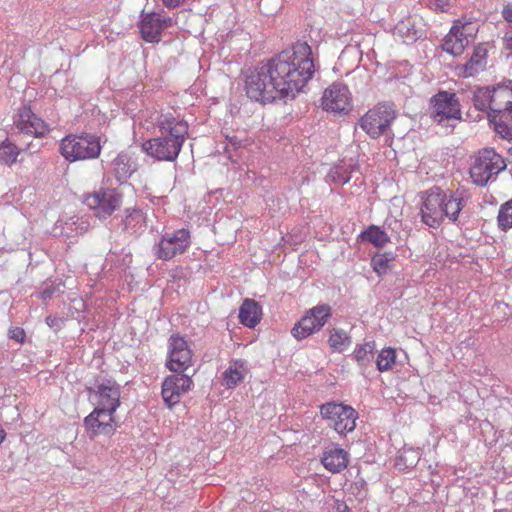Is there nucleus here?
I'll use <instances>...</instances> for the list:
<instances>
[{
    "label": "nucleus",
    "mask_w": 512,
    "mask_h": 512,
    "mask_svg": "<svg viewBox=\"0 0 512 512\" xmlns=\"http://www.w3.org/2000/svg\"><path fill=\"white\" fill-rule=\"evenodd\" d=\"M314 72L311 47L306 42H297L250 70L245 77V91L251 100L261 103L295 97Z\"/></svg>",
    "instance_id": "1"
},
{
    "label": "nucleus",
    "mask_w": 512,
    "mask_h": 512,
    "mask_svg": "<svg viewBox=\"0 0 512 512\" xmlns=\"http://www.w3.org/2000/svg\"><path fill=\"white\" fill-rule=\"evenodd\" d=\"M467 200V194L463 189L447 192L438 186H433L421 195V221L434 229L439 228L445 219L456 223Z\"/></svg>",
    "instance_id": "2"
},
{
    "label": "nucleus",
    "mask_w": 512,
    "mask_h": 512,
    "mask_svg": "<svg viewBox=\"0 0 512 512\" xmlns=\"http://www.w3.org/2000/svg\"><path fill=\"white\" fill-rule=\"evenodd\" d=\"M157 135L142 143L143 151L158 161H175L189 133L188 123L171 114L161 115L156 122Z\"/></svg>",
    "instance_id": "3"
},
{
    "label": "nucleus",
    "mask_w": 512,
    "mask_h": 512,
    "mask_svg": "<svg viewBox=\"0 0 512 512\" xmlns=\"http://www.w3.org/2000/svg\"><path fill=\"white\" fill-rule=\"evenodd\" d=\"M489 121L502 137H512V80L492 88V112H489Z\"/></svg>",
    "instance_id": "4"
},
{
    "label": "nucleus",
    "mask_w": 512,
    "mask_h": 512,
    "mask_svg": "<svg viewBox=\"0 0 512 512\" xmlns=\"http://www.w3.org/2000/svg\"><path fill=\"white\" fill-rule=\"evenodd\" d=\"M319 410L327 426L340 436H346L355 430L359 415L352 406L342 402L330 401L320 405Z\"/></svg>",
    "instance_id": "5"
},
{
    "label": "nucleus",
    "mask_w": 512,
    "mask_h": 512,
    "mask_svg": "<svg viewBox=\"0 0 512 512\" xmlns=\"http://www.w3.org/2000/svg\"><path fill=\"white\" fill-rule=\"evenodd\" d=\"M60 153L69 162L94 159L100 155L98 137L90 134L68 135L61 140Z\"/></svg>",
    "instance_id": "6"
},
{
    "label": "nucleus",
    "mask_w": 512,
    "mask_h": 512,
    "mask_svg": "<svg viewBox=\"0 0 512 512\" xmlns=\"http://www.w3.org/2000/svg\"><path fill=\"white\" fill-rule=\"evenodd\" d=\"M506 168L503 157L493 149H483L470 167V177L478 186H485Z\"/></svg>",
    "instance_id": "7"
},
{
    "label": "nucleus",
    "mask_w": 512,
    "mask_h": 512,
    "mask_svg": "<svg viewBox=\"0 0 512 512\" xmlns=\"http://www.w3.org/2000/svg\"><path fill=\"white\" fill-rule=\"evenodd\" d=\"M122 201L123 193L118 188L106 186L104 183L83 198V203L93 210L97 217L104 219L119 209Z\"/></svg>",
    "instance_id": "8"
},
{
    "label": "nucleus",
    "mask_w": 512,
    "mask_h": 512,
    "mask_svg": "<svg viewBox=\"0 0 512 512\" xmlns=\"http://www.w3.org/2000/svg\"><path fill=\"white\" fill-rule=\"evenodd\" d=\"M191 232L186 228L164 232L153 247L155 257L162 261H169L185 253L191 246Z\"/></svg>",
    "instance_id": "9"
},
{
    "label": "nucleus",
    "mask_w": 512,
    "mask_h": 512,
    "mask_svg": "<svg viewBox=\"0 0 512 512\" xmlns=\"http://www.w3.org/2000/svg\"><path fill=\"white\" fill-rule=\"evenodd\" d=\"M431 118L445 127H454L461 120L460 103L454 93L439 92L431 100Z\"/></svg>",
    "instance_id": "10"
},
{
    "label": "nucleus",
    "mask_w": 512,
    "mask_h": 512,
    "mask_svg": "<svg viewBox=\"0 0 512 512\" xmlns=\"http://www.w3.org/2000/svg\"><path fill=\"white\" fill-rule=\"evenodd\" d=\"M331 314L332 310L328 304H320L309 309L292 328L293 337L302 340L320 331Z\"/></svg>",
    "instance_id": "11"
},
{
    "label": "nucleus",
    "mask_w": 512,
    "mask_h": 512,
    "mask_svg": "<svg viewBox=\"0 0 512 512\" xmlns=\"http://www.w3.org/2000/svg\"><path fill=\"white\" fill-rule=\"evenodd\" d=\"M193 352L188 340L180 334H172L168 339L166 367L175 373H183L192 366Z\"/></svg>",
    "instance_id": "12"
},
{
    "label": "nucleus",
    "mask_w": 512,
    "mask_h": 512,
    "mask_svg": "<svg viewBox=\"0 0 512 512\" xmlns=\"http://www.w3.org/2000/svg\"><path fill=\"white\" fill-rule=\"evenodd\" d=\"M89 397L94 408L117 411L121 404V387L112 379H103L89 389Z\"/></svg>",
    "instance_id": "13"
},
{
    "label": "nucleus",
    "mask_w": 512,
    "mask_h": 512,
    "mask_svg": "<svg viewBox=\"0 0 512 512\" xmlns=\"http://www.w3.org/2000/svg\"><path fill=\"white\" fill-rule=\"evenodd\" d=\"M477 30L471 22L457 20L444 38L443 50L453 56L461 55L474 39Z\"/></svg>",
    "instance_id": "14"
},
{
    "label": "nucleus",
    "mask_w": 512,
    "mask_h": 512,
    "mask_svg": "<svg viewBox=\"0 0 512 512\" xmlns=\"http://www.w3.org/2000/svg\"><path fill=\"white\" fill-rule=\"evenodd\" d=\"M394 118L395 113L391 107L380 104L367 111L359 125L371 138H378L387 131Z\"/></svg>",
    "instance_id": "15"
},
{
    "label": "nucleus",
    "mask_w": 512,
    "mask_h": 512,
    "mask_svg": "<svg viewBox=\"0 0 512 512\" xmlns=\"http://www.w3.org/2000/svg\"><path fill=\"white\" fill-rule=\"evenodd\" d=\"M115 413L116 411L94 408L83 420L89 438L95 439L99 435L108 437L114 435L118 428Z\"/></svg>",
    "instance_id": "16"
},
{
    "label": "nucleus",
    "mask_w": 512,
    "mask_h": 512,
    "mask_svg": "<svg viewBox=\"0 0 512 512\" xmlns=\"http://www.w3.org/2000/svg\"><path fill=\"white\" fill-rule=\"evenodd\" d=\"M352 97L347 85L335 82L325 89L322 96V107L333 113H348L351 109Z\"/></svg>",
    "instance_id": "17"
},
{
    "label": "nucleus",
    "mask_w": 512,
    "mask_h": 512,
    "mask_svg": "<svg viewBox=\"0 0 512 512\" xmlns=\"http://www.w3.org/2000/svg\"><path fill=\"white\" fill-rule=\"evenodd\" d=\"M192 387L193 380L191 377L182 373L169 375L162 383V398L167 406L171 408L178 404L182 396L190 391Z\"/></svg>",
    "instance_id": "18"
},
{
    "label": "nucleus",
    "mask_w": 512,
    "mask_h": 512,
    "mask_svg": "<svg viewBox=\"0 0 512 512\" xmlns=\"http://www.w3.org/2000/svg\"><path fill=\"white\" fill-rule=\"evenodd\" d=\"M171 18L162 17L160 14L151 12L140 15L139 29L143 40L149 43L159 42L164 29L171 26Z\"/></svg>",
    "instance_id": "19"
},
{
    "label": "nucleus",
    "mask_w": 512,
    "mask_h": 512,
    "mask_svg": "<svg viewBox=\"0 0 512 512\" xmlns=\"http://www.w3.org/2000/svg\"><path fill=\"white\" fill-rule=\"evenodd\" d=\"M14 124L21 132L37 138L45 136L50 131L48 124L28 106L19 109Z\"/></svg>",
    "instance_id": "20"
},
{
    "label": "nucleus",
    "mask_w": 512,
    "mask_h": 512,
    "mask_svg": "<svg viewBox=\"0 0 512 512\" xmlns=\"http://www.w3.org/2000/svg\"><path fill=\"white\" fill-rule=\"evenodd\" d=\"M321 463L330 473H341L349 464V453L337 444H331L323 451Z\"/></svg>",
    "instance_id": "21"
},
{
    "label": "nucleus",
    "mask_w": 512,
    "mask_h": 512,
    "mask_svg": "<svg viewBox=\"0 0 512 512\" xmlns=\"http://www.w3.org/2000/svg\"><path fill=\"white\" fill-rule=\"evenodd\" d=\"M89 227L87 220L78 216H72L59 219L54 228L53 233L55 236H62L66 239H74L84 234Z\"/></svg>",
    "instance_id": "22"
},
{
    "label": "nucleus",
    "mask_w": 512,
    "mask_h": 512,
    "mask_svg": "<svg viewBox=\"0 0 512 512\" xmlns=\"http://www.w3.org/2000/svg\"><path fill=\"white\" fill-rule=\"evenodd\" d=\"M123 228L131 235H139L147 228V214L140 207H129L124 210Z\"/></svg>",
    "instance_id": "23"
},
{
    "label": "nucleus",
    "mask_w": 512,
    "mask_h": 512,
    "mask_svg": "<svg viewBox=\"0 0 512 512\" xmlns=\"http://www.w3.org/2000/svg\"><path fill=\"white\" fill-rule=\"evenodd\" d=\"M359 169L355 159H343L334 165L328 175L327 180L337 186H342L350 181L352 174Z\"/></svg>",
    "instance_id": "24"
},
{
    "label": "nucleus",
    "mask_w": 512,
    "mask_h": 512,
    "mask_svg": "<svg viewBox=\"0 0 512 512\" xmlns=\"http://www.w3.org/2000/svg\"><path fill=\"white\" fill-rule=\"evenodd\" d=\"M262 308L253 299H245L239 308V321L248 328H254L261 320Z\"/></svg>",
    "instance_id": "25"
},
{
    "label": "nucleus",
    "mask_w": 512,
    "mask_h": 512,
    "mask_svg": "<svg viewBox=\"0 0 512 512\" xmlns=\"http://www.w3.org/2000/svg\"><path fill=\"white\" fill-rule=\"evenodd\" d=\"M248 372L244 360H233L222 374L223 385L226 388H234L240 384Z\"/></svg>",
    "instance_id": "26"
},
{
    "label": "nucleus",
    "mask_w": 512,
    "mask_h": 512,
    "mask_svg": "<svg viewBox=\"0 0 512 512\" xmlns=\"http://www.w3.org/2000/svg\"><path fill=\"white\" fill-rule=\"evenodd\" d=\"M134 171L135 164L127 153H119L111 162V173L120 184L125 183Z\"/></svg>",
    "instance_id": "27"
},
{
    "label": "nucleus",
    "mask_w": 512,
    "mask_h": 512,
    "mask_svg": "<svg viewBox=\"0 0 512 512\" xmlns=\"http://www.w3.org/2000/svg\"><path fill=\"white\" fill-rule=\"evenodd\" d=\"M487 64V49L483 45L474 48L469 60L463 65L464 77H473L483 71Z\"/></svg>",
    "instance_id": "28"
},
{
    "label": "nucleus",
    "mask_w": 512,
    "mask_h": 512,
    "mask_svg": "<svg viewBox=\"0 0 512 512\" xmlns=\"http://www.w3.org/2000/svg\"><path fill=\"white\" fill-rule=\"evenodd\" d=\"M394 36L399 37L406 44H411L421 36V33L416 28L415 21L407 17L395 25Z\"/></svg>",
    "instance_id": "29"
},
{
    "label": "nucleus",
    "mask_w": 512,
    "mask_h": 512,
    "mask_svg": "<svg viewBox=\"0 0 512 512\" xmlns=\"http://www.w3.org/2000/svg\"><path fill=\"white\" fill-rule=\"evenodd\" d=\"M362 242H368L376 248H383L390 242V236L379 226L370 225L358 236Z\"/></svg>",
    "instance_id": "30"
},
{
    "label": "nucleus",
    "mask_w": 512,
    "mask_h": 512,
    "mask_svg": "<svg viewBox=\"0 0 512 512\" xmlns=\"http://www.w3.org/2000/svg\"><path fill=\"white\" fill-rule=\"evenodd\" d=\"M375 349V341H367L355 346L352 356L359 367L365 369L371 364L374 358Z\"/></svg>",
    "instance_id": "31"
},
{
    "label": "nucleus",
    "mask_w": 512,
    "mask_h": 512,
    "mask_svg": "<svg viewBox=\"0 0 512 512\" xmlns=\"http://www.w3.org/2000/svg\"><path fill=\"white\" fill-rule=\"evenodd\" d=\"M351 336L343 329L330 330L328 344L333 352L342 353L351 345Z\"/></svg>",
    "instance_id": "32"
},
{
    "label": "nucleus",
    "mask_w": 512,
    "mask_h": 512,
    "mask_svg": "<svg viewBox=\"0 0 512 512\" xmlns=\"http://www.w3.org/2000/svg\"><path fill=\"white\" fill-rule=\"evenodd\" d=\"M395 258L396 255L393 252H378L372 256L371 266L378 276H383L390 270V263Z\"/></svg>",
    "instance_id": "33"
},
{
    "label": "nucleus",
    "mask_w": 512,
    "mask_h": 512,
    "mask_svg": "<svg viewBox=\"0 0 512 512\" xmlns=\"http://www.w3.org/2000/svg\"><path fill=\"white\" fill-rule=\"evenodd\" d=\"M473 103L477 110L486 112L489 116V112H492V88L476 89L473 95Z\"/></svg>",
    "instance_id": "34"
},
{
    "label": "nucleus",
    "mask_w": 512,
    "mask_h": 512,
    "mask_svg": "<svg viewBox=\"0 0 512 512\" xmlns=\"http://www.w3.org/2000/svg\"><path fill=\"white\" fill-rule=\"evenodd\" d=\"M396 363V350L385 347L377 355L376 367L379 372L391 371Z\"/></svg>",
    "instance_id": "35"
},
{
    "label": "nucleus",
    "mask_w": 512,
    "mask_h": 512,
    "mask_svg": "<svg viewBox=\"0 0 512 512\" xmlns=\"http://www.w3.org/2000/svg\"><path fill=\"white\" fill-rule=\"evenodd\" d=\"M19 148L9 139L0 142V163L4 165H12L19 156Z\"/></svg>",
    "instance_id": "36"
},
{
    "label": "nucleus",
    "mask_w": 512,
    "mask_h": 512,
    "mask_svg": "<svg viewBox=\"0 0 512 512\" xmlns=\"http://www.w3.org/2000/svg\"><path fill=\"white\" fill-rule=\"evenodd\" d=\"M497 226L502 232H507L512 228V199L500 205L497 215Z\"/></svg>",
    "instance_id": "37"
},
{
    "label": "nucleus",
    "mask_w": 512,
    "mask_h": 512,
    "mask_svg": "<svg viewBox=\"0 0 512 512\" xmlns=\"http://www.w3.org/2000/svg\"><path fill=\"white\" fill-rule=\"evenodd\" d=\"M62 283L56 284L53 281H45L42 284L41 291L39 292V297L46 301L51 299L56 293H62L60 287Z\"/></svg>",
    "instance_id": "38"
},
{
    "label": "nucleus",
    "mask_w": 512,
    "mask_h": 512,
    "mask_svg": "<svg viewBox=\"0 0 512 512\" xmlns=\"http://www.w3.org/2000/svg\"><path fill=\"white\" fill-rule=\"evenodd\" d=\"M45 322L51 329L59 331L63 328L65 319L50 314L45 318Z\"/></svg>",
    "instance_id": "39"
},
{
    "label": "nucleus",
    "mask_w": 512,
    "mask_h": 512,
    "mask_svg": "<svg viewBox=\"0 0 512 512\" xmlns=\"http://www.w3.org/2000/svg\"><path fill=\"white\" fill-rule=\"evenodd\" d=\"M8 336L10 339L15 340L17 343H24L26 338V333L21 327H12L8 331Z\"/></svg>",
    "instance_id": "40"
},
{
    "label": "nucleus",
    "mask_w": 512,
    "mask_h": 512,
    "mask_svg": "<svg viewBox=\"0 0 512 512\" xmlns=\"http://www.w3.org/2000/svg\"><path fill=\"white\" fill-rule=\"evenodd\" d=\"M429 4L437 12H446L451 6V0H429Z\"/></svg>",
    "instance_id": "41"
},
{
    "label": "nucleus",
    "mask_w": 512,
    "mask_h": 512,
    "mask_svg": "<svg viewBox=\"0 0 512 512\" xmlns=\"http://www.w3.org/2000/svg\"><path fill=\"white\" fill-rule=\"evenodd\" d=\"M503 18L508 21L512 22V4H507L502 11Z\"/></svg>",
    "instance_id": "42"
},
{
    "label": "nucleus",
    "mask_w": 512,
    "mask_h": 512,
    "mask_svg": "<svg viewBox=\"0 0 512 512\" xmlns=\"http://www.w3.org/2000/svg\"><path fill=\"white\" fill-rule=\"evenodd\" d=\"M334 509L336 512H350L349 506L344 501L340 500L335 502Z\"/></svg>",
    "instance_id": "43"
},
{
    "label": "nucleus",
    "mask_w": 512,
    "mask_h": 512,
    "mask_svg": "<svg viewBox=\"0 0 512 512\" xmlns=\"http://www.w3.org/2000/svg\"><path fill=\"white\" fill-rule=\"evenodd\" d=\"M184 0H162L163 4L168 8L178 7Z\"/></svg>",
    "instance_id": "44"
},
{
    "label": "nucleus",
    "mask_w": 512,
    "mask_h": 512,
    "mask_svg": "<svg viewBox=\"0 0 512 512\" xmlns=\"http://www.w3.org/2000/svg\"><path fill=\"white\" fill-rule=\"evenodd\" d=\"M226 140L230 145H232L234 147H239L241 144L240 140L236 136H232V137L227 136Z\"/></svg>",
    "instance_id": "45"
},
{
    "label": "nucleus",
    "mask_w": 512,
    "mask_h": 512,
    "mask_svg": "<svg viewBox=\"0 0 512 512\" xmlns=\"http://www.w3.org/2000/svg\"><path fill=\"white\" fill-rule=\"evenodd\" d=\"M507 47L512 50V35L506 37Z\"/></svg>",
    "instance_id": "46"
},
{
    "label": "nucleus",
    "mask_w": 512,
    "mask_h": 512,
    "mask_svg": "<svg viewBox=\"0 0 512 512\" xmlns=\"http://www.w3.org/2000/svg\"><path fill=\"white\" fill-rule=\"evenodd\" d=\"M493 512H512V511L508 510V509H495Z\"/></svg>",
    "instance_id": "47"
}]
</instances>
